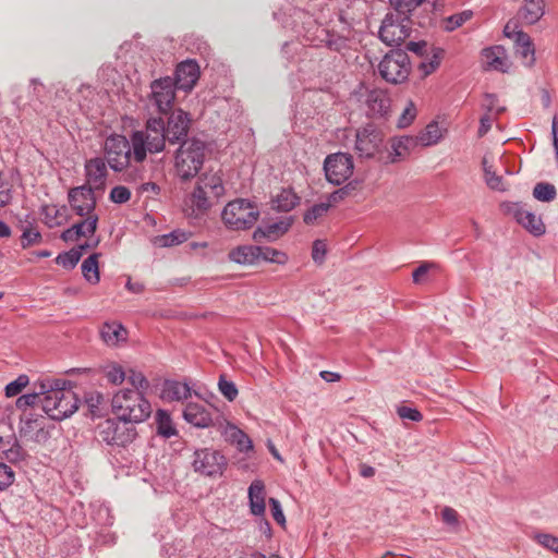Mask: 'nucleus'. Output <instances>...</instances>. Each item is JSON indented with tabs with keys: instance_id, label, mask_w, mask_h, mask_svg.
<instances>
[{
	"instance_id": "nucleus-29",
	"label": "nucleus",
	"mask_w": 558,
	"mask_h": 558,
	"mask_svg": "<svg viewBox=\"0 0 558 558\" xmlns=\"http://www.w3.org/2000/svg\"><path fill=\"white\" fill-rule=\"evenodd\" d=\"M258 245H241L229 253V259L240 265H253L259 262Z\"/></svg>"
},
{
	"instance_id": "nucleus-47",
	"label": "nucleus",
	"mask_w": 558,
	"mask_h": 558,
	"mask_svg": "<svg viewBox=\"0 0 558 558\" xmlns=\"http://www.w3.org/2000/svg\"><path fill=\"white\" fill-rule=\"evenodd\" d=\"M46 96L45 85L37 78H32L28 87V102L43 101Z\"/></svg>"
},
{
	"instance_id": "nucleus-42",
	"label": "nucleus",
	"mask_w": 558,
	"mask_h": 558,
	"mask_svg": "<svg viewBox=\"0 0 558 558\" xmlns=\"http://www.w3.org/2000/svg\"><path fill=\"white\" fill-rule=\"evenodd\" d=\"M229 436L232 442L238 446L240 451H250L253 449V442L250 437L240 428L231 426L229 428Z\"/></svg>"
},
{
	"instance_id": "nucleus-51",
	"label": "nucleus",
	"mask_w": 558,
	"mask_h": 558,
	"mask_svg": "<svg viewBox=\"0 0 558 558\" xmlns=\"http://www.w3.org/2000/svg\"><path fill=\"white\" fill-rule=\"evenodd\" d=\"M441 520L442 522L448 525L452 531H458L460 527V520L458 512L449 507L446 506L441 509Z\"/></svg>"
},
{
	"instance_id": "nucleus-22",
	"label": "nucleus",
	"mask_w": 558,
	"mask_h": 558,
	"mask_svg": "<svg viewBox=\"0 0 558 558\" xmlns=\"http://www.w3.org/2000/svg\"><path fill=\"white\" fill-rule=\"evenodd\" d=\"M64 396L59 399L58 405H53L50 418L54 421H62L71 416L78 409V399L70 387L65 386Z\"/></svg>"
},
{
	"instance_id": "nucleus-28",
	"label": "nucleus",
	"mask_w": 558,
	"mask_h": 558,
	"mask_svg": "<svg viewBox=\"0 0 558 558\" xmlns=\"http://www.w3.org/2000/svg\"><path fill=\"white\" fill-rule=\"evenodd\" d=\"M248 500L251 513L256 517L265 514V485L262 481H253L248 487Z\"/></svg>"
},
{
	"instance_id": "nucleus-11",
	"label": "nucleus",
	"mask_w": 558,
	"mask_h": 558,
	"mask_svg": "<svg viewBox=\"0 0 558 558\" xmlns=\"http://www.w3.org/2000/svg\"><path fill=\"white\" fill-rule=\"evenodd\" d=\"M359 101L367 109V114L372 118H385L388 116L391 107V99L386 89L378 87H368L364 84L356 90Z\"/></svg>"
},
{
	"instance_id": "nucleus-32",
	"label": "nucleus",
	"mask_w": 558,
	"mask_h": 558,
	"mask_svg": "<svg viewBox=\"0 0 558 558\" xmlns=\"http://www.w3.org/2000/svg\"><path fill=\"white\" fill-rule=\"evenodd\" d=\"M100 335L108 345H117L126 339V330L119 323H105L101 327Z\"/></svg>"
},
{
	"instance_id": "nucleus-44",
	"label": "nucleus",
	"mask_w": 558,
	"mask_h": 558,
	"mask_svg": "<svg viewBox=\"0 0 558 558\" xmlns=\"http://www.w3.org/2000/svg\"><path fill=\"white\" fill-rule=\"evenodd\" d=\"M259 260L283 265L288 262V255L279 250L269 246H259Z\"/></svg>"
},
{
	"instance_id": "nucleus-61",
	"label": "nucleus",
	"mask_w": 558,
	"mask_h": 558,
	"mask_svg": "<svg viewBox=\"0 0 558 558\" xmlns=\"http://www.w3.org/2000/svg\"><path fill=\"white\" fill-rule=\"evenodd\" d=\"M41 240V234L37 230L25 229L21 236L22 247L26 248L33 244L39 243Z\"/></svg>"
},
{
	"instance_id": "nucleus-48",
	"label": "nucleus",
	"mask_w": 558,
	"mask_h": 558,
	"mask_svg": "<svg viewBox=\"0 0 558 558\" xmlns=\"http://www.w3.org/2000/svg\"><path fill=\"white\" fill-rule=\"evenodd\" d=\"M218 388L221 395L229 401H233L238 397V388L235 384L228 380L225 375H220Z\"/></svg>"
},
{
	"instance_id": "nucleus-41",
	"label": "nucleus",
	"mask_w": 558,
	"mask_h": 558,
	"mask_svg": "<svg viewBox=\"0 0 558 558\" xmlns=\"http://www.w3.org/2000/svg\"><path fill=\"white\" fill-rule=\"evenodd\" d=\"M482 163L487 186L496 191H506L502 177L496 174V172L493 171L492 166L488 165L486 158L483 159Z\"/></svg>"
},
{
	"instance_id": "nucleus-1",
	"label": "nucleus",
	"mask_w": 558,
	"mask_h": 558,
	"mask_svg": "<svg viewBox=\"0 0 558 558\" xmlns=\"http://www.w3.org/2000/svg\"><path fill=\"white\" fill-rule=\"evenodd\" d=\"M133 161L142 163L148 154H158L166 148L163 120L151 117L147 119L143 130L133 131L130 135Z\"/></svg>"
},
{
	"instance_id": "nucleus-8",
	"label": "nucleus",
	"mask_w": 558,
	"mask_h": 558,
	"mask_svg": "<svg viewBox=\"0 0 558 558\" xmlns=\"http://www.w3.org/2000/svg\"><path fill=\"white\" fill-rule=\"evenodd\" d=\"M104 154L109 167L120 172L125 169L133 160L131 138L124 135L112 134L108 136L104 144Z\"/></svg>"
},
{
	"instance_id": "nucleus-36",
	"label": "nucleus",
	"mask_w": 558,
	"mask_h": 558,
	"mask_svg": "<svg viewBox=\"0 0 558 558\" xmlns=\"http://www.w3.org/2000/svg\"><path fill=\"white\" fill-rule=\"evenodd\" d=\"M191 233L183 230H173L170 233L158 235L154 239V244L158 247H171L184 243Z\"/></svg>"
},
{
	"instance_id": "nucleus-20",
	"label": "nucleus",
	"mask_w": 558,
	"mask_h": 558,
	"mask_svg": "<svg viewBox=\"0 0 558 558\" xmlns=\"http://www.w3.org/2000/svg\"><path fill=\"white\" fill-rule=\"evenodd\" d=\"M85 172L87 187L95 190H104L108 177L107 163L104 158L95 157L86 161Z\"/></svg>"
},
{
	"instance_id": "nucleus-63",
	"label": "nucleus",
	"mask_w": 558,
	"mask_h": 558,
	"mask_svg": "<svg viewBox=\"0 0 558 558\" xmlns=\"http://www.w3.org/2000/svg\"><path fill=\"white\" fill-rule=\"evenodd\" d=\"M352 190H353L352 184L349 183V184L344 185L343 187H340V189L333 191L331 194H329L327 203H330V207H331L333 204H337V203L341 202L342 199H344L347 196H349Z\"/></svg>"
},
{
	"instance_id": "nucleus-55",
	"label": "nucleus",
	"mask_w": 558,
	"mask_h": 558,
	"mask_svg": "<svg viewBox=\"0 0 558 558\" xmlns=\"http://www.w3.org/2000/svg\"><path fill=\"white\" fill-rule=\"evenodd\" d=\"M425 0H390V3L395 11L400 13H411Z\"/></svg>"
},
{
	"instance_id": "nucleus-27",
	"label": "nucleus",
	"mask_w": 558,
	"mask_h": 558,
	"mask_svg": "<svg viewBox=\"0 0 558 558\" xmlns=\"http://www.w3.org/2000/svg\"><path fill=\"white\" fill-rule=\"evenodd\" d=\"M485 65L489 70L506 72L508 69V58L502 46L485 48L482 52Z\"/></svg>"
},
{
	"instance_id": "nucleus-39",
	"label": "nucleus",
	"mask_w": 558,
	"mask_h": 558,
	"mask_svg": "<svg viewBox=\"0 0 558 558\" xmlns=\"http://www.w3.org/2000/svg\"><path fill=\"white\" fill-rule=\"evenodd\" d=\"M473 17L472 10H464L462 12L452 14L442 20V28L446 32H453L454 29L462 26L465 22L470 21Z\"/></svg>"
},
{
	"instance_id": "nucleus-12",
	"label": "nucleus",
	"mask_w": 558,
	"mask_h": 558,
	"mask_svg": "<svg viewBox=\"0 0 558 558\" xmlns=\"http://www.w3.org/2000/svg\"><path fill=\"white\" fill-rule=\"evenodd\" d=\"M354 163L352 156L348 153H335L325 158L324 171L326 179L333 185L344 183L352 174Z\"/></svg>"
},
{
	"instance_id": "nucleus-52",
	"label": "nucleus",
	"mask_w": 558,
	"mask_h": 558,
	"mask_svg": "<svg viewBox=\"0 0 558 558\" xmlns=\"http://www.w3.org/2000/svg\"><path fill=\"white\" fill-rule=\"evenodd\" d=\"M416 107L413 101H409L401 116L398 119L397 126L399 129L408 128L416 117Z\"/></svg>"
},
{
	"instance_id": "nucleus-5",
	"label": "nucleus",
	"mask_w": 558,
	"mask_h": 558,
	"mask_svg": "<svg viewBox=\"0 0 558 558\" xmlns=\"http://www.w3.org/2000/svg\"><path fill=\"white\" fill-rule=\"evenodd\" d=\"M221 217L229 229L246 230L257 221L259 210L247 199L239 198L226 205Z\"/></svg>"
},
{
	"instance_id": "nucleus-26",
	"label": "nucleus",
	"mask_w": 558,
	"mask_h": 558,
	"mask_svg": "<svg viewBox=\"0 0 558 558\" xmlns=\"http://www.w3.org/2000/svg\"><path fill=\"white\" fill-rule=\"evenodd\" d=\"M291 225V218H286L278 222H274L265 227H259L254 231L253 239L256 242H260L263 239L275 241L280 235L284 234L290 229Z\"/></svg>"
},
{
	"instance_id": "nucleus-49",
	"label": "nucleus",
	"mask_w": 558,
	"mask_h": 558,
	"mask_svg": "<svg viewBox=\"0 0 558 558\" xmlns=\"http://www.w3.org/2000/svg\"><path fill=\"white\" fill-rule=\"evenodd\" d=\"M41 393H39V387H37V381L35 383V391L33 393L23 395L17 398L16 407L20 410H25L28 407H33L37 403H40Z\"/></svg>"
},
{
	"instance_id": "nucleus-60",
	"label": "nucleus",
	"mask_w": 558,
	"mask_h": 558,
	"mask_svg": "<svg viewBox=\"0 0 558 558\" xmlns=\"http://www.w3.org/2000/svg\"><path fill=\"white\" fill-rule=\"evenodd\" d=\"M324 41L326 43V46L333 51H341L347 47V39L344 37L329 33H326Z\"/></svg>"
},
{
	"instance_id": "nucleus-16",
	"label": "nucleus",
	"mask_w": 558,
	"mask_h": 558,
	"mask_svg": "<svg viewBox=\"0 0 558 558\" xmlns=\"http://www.w3.org/2000/svg\"><path fill=\"white\" fill-rule=\"evenodd\" d=\"M191 119L189 113L182 109H177L171 112L167 123L163 122L165 138L170 144L181 143L187 138Z\"/></svg>"
},
{
	"instance_id": "nucleus-40",
	"label": "nucleus",
	"mask_w": 558,
	"mask_h": 558,
	"mask_svg": "<svg viewBox=\"0 0 558 558\" xmlns=\"http://www.w3.org/2000/svg\"><path fill=\"white\" fill-rule=\"evenodd\" d=\"M556 195L555 185L548 182H538L533 189V196L539 202L549 203L556 198Z\"/></svg>"
},
{
	"instance_id": "nucleus-14",
	"label": "nucleus",
	"mask_w": 558,
	"mask_h": 558,
	"mask_svg": "<svg viewBox=\"0 0 558 558\" xmlns=\"http://www.w3.org/2000/svg\"><path fill=\"white\" fill-rule=\"evenodd\" d=\"M501 210L512 216L518 223L525 228L532 234L539 236L546 231L545 225L541 217L525 208V205L519 202H504L500 205Z\"/></svg>"
},
{
	"instance_id": "nucleus-17",
	"label": "nucleus",
	"mask_w": 558,
	"mask_h": 558,
	"mask_svg": "<svg viewBox=\"0 0 558 558\" xmlns=\"http://www.w3.org/2000/svg\"><path fill=\"white\" fill-rule=\"evenodd\" d=\"M70 386V383L63 379L45 378L37 381L39 387V393H41L40 404L44 412L50 417L53 405H58L59 399L64 396L65 386Z\"/></svg>"
},
{
	"instance_id": "nucleus-54",
	"label": "nucleus",
	"mask_w": 558,
	"mask_h": 558,
	"mask_svg": "<svg viewBox=\"0 0 558 558\" xmlns=\"http://www.w3.org/2000/svg\"><path fill=\"white\" fill-rule=\"evenodd\" d=\"M28 383L29 379L26 375H20L16 379L5 386V396L9 398L17 396L22 389L28 385Z\"/></svg>"
},
{
	"instance_id": "nucleus-6",
	"label": "nucleus",
	"mask_w": 558,
	"mask_h": 558,
	"mask_svg": "<svg viewBox=\"0 0 558 558\" xmlns=\"http://www.w3.org/2000/svg\"><path fill=\"white\" fill-rule=\"evenodd\" d=\"M411 72L409 56L401 49L391 50L384 56L378 64V73L387 83H404Z\"/></svg>"
},
{
	"instance_id": "nucleus-38",
	"label": "nucleus",
	"mask_w": 558,
	"mask_h": 558,
	"mask_svg": "<svg viewBox=\"0 0 558 558\" xmlns=\"http://www.w3.org/2000/svg\"><path fill=\"white\" fill-rule=\"evenodd\" d=\"M84 217H86L84 220L72 226V230H75L74 232H76L78 238L93 235L97 229V223H98L97 215L90 214V215H85Z\"/></svg>"
},
{
	"instance_id": "nucleus-45",
	"label": "nucleus",
	"mask_w": 558,
	"mask_h": 558,
	"mask_svg": "<svg viewBox=\"0 0 558 558\" xmlns=\"http://www.w3.org/2000/svg\"><path fill=\"white\" fill-rule=\"evenodd\" d=\"M82 257L80 250L71 248L68 252L61 253L57 256L56 263L66 269L74 268Z\"/></svg>"
},
{
	"instance_id": "nucleus-43",
	"label": "nucleus",
	"mask_w": 558,
	"mask_h": 558,
	"mask_svg": "<svg viewBox=\"0 0 558 558\" xmlns=\"http://www.w3.org/2000/svg\"><path fill=\"white\" fill-rule=\"evenodd\" d=\"M330 208V203L324 202L310 207L303 215L305 225H314L316 220L324 217Z\"/></svg>"
},
{
	"instance_id": "nucleus-35",
	"label": "nucleus",
	"mask_w": 558,
	"mask_h": 558,
	"mask_svg": "<svg viewBox=\"0 0 558 558\" xmlns=\"http://www.w3.org/2000/svg\"><path fill=\"white\" fill-rule=\"evenodd\" d=\"M157 435L163 438H171L178 434L170 414L165 410H158L155 415Z\"/></svg>"
},
{
	"instance_id": "nucleus-53",
	"label": "nucleus",
	"mask_w": 558,
	"mask_h": 558,
	"mask_svg": "<svg viewBox=\"0 0 558 558\" xmlns=\"http://www.w3.org/2000/svg\"><path fill=\"white\" fill-rule=\"evenodd\" d=\"M104 372L108 381L113 385H120L125 379V372L120 365H109L104 369Z\"/></svg>"
},
{
	"instance_id": "nucleus-31",
	"label": "nucleus",
	"mask_w": 558,
	"mask_h": 558,
	"mask_svg": "<svg viewBox=\"0 0 558 558\" xmlns=\"http://www.w3.org/2000/svg\"><path fill=\"white\" fill-rule=\"evenodd\" d=\"M515 52L523 59L525 65H533L535 62V49L531 37L520 31L515 33Z\"/></svg>"
},
{
	"instance_id": "nucleus-15",
	"label": "nucleus",
	"mask_w": 558,
	"mask_h": 558,
	"mask_svg": "<svg viewBox=\"0 0 558 558\" xmlns=\"http://www.w3.org/2000/svg\"><path fill=\"white\" fill-rule=\"evenodd\" d=\"M175 89L174 82L170 76L153 81L148 96L149 106L155 107L159 113H167L172 108Z\"/></svg>"
},
{
	"instance_id": "nucleus-25",
	"label": "nucleus",
	"mask_w": 558,
	"mask_h": 558,
	"mask_svg": "<svg viewBox=\"0 0 558 558\" xmlns=\"http://www.w3.org/2000/svg\"><path fill=\"white\" fill-rule=\"evenodd\" d=\"M417 145V140L414 136L403 135L393 137L390 143L389 161L395 163L404 159Z\"/></svg>"
},
{
	"instance_id": "nucleus-56",
	"label": "nucleus",
	"mask_w": 558,
	"mask_h": 558,
	"mask_svg": "<svg viewBox=\"0 0 558 558\" xmlns=\"http://www.w3.org/2000/svg\"><path fill=\"white\" fill-rule=\"evenodd\" d=\"M15 473L11 466L0 462V490L7 489L13 484Z\"/></svg>"
},
{
	"instance_id": "nucleus-4",
	"label": "nucleus",
	"mask_w": 558,
	"mask_h": 558,
	"mask_svg": "<svg viewBox=\"0 0 558 558\" xmlns=\"http://www.w3.org/2000/svg\"><path fill=\"white\" fill-rule=\"evenodd\" d=\"M225 194V186L220 175L206 173L198 180L192 193V204L201 214L216 205Z\"/></svg>"
},
{
	"instance_id": "nucleus-30",
	"label": "nucleus",
	"mask_w": 558,
	"mask_h": 558,
	"mask_svg": "<svg viewBox=\"0 0 558 558\" xmlns=\"http://www.w3.org/2000/svg\"><path fill=\"white\" fill-rule=\"evenodd\" d=\"M25 457V451L15 437H0V458L11 463H17Z\"/></svg>"
},
{
	"instance_id": "nucleus-21",
	"label": "nucleus",
	"mask_w": 558,
	"mask_h": 558,
	"mask_svg": "<svg viewBox=\"0 0 558 558\" xmlns=\"http://www.w3.org/2000/svg\"><path fill=\"white\" fill-rule=\"evenodd\" d=\"M546 13V0H522L519 20L525 25L536 24Z\"/></svg>"
},
{
	"instance_id": "nucleus-9",
	"label": "nucleus",
	"mask_w": 558,
	"mask_h": 558,
	"mask_svg": "<svg viewBox=\"0 0 558 558\" xmlns=\"http://www.w3.org/2000/svg\"><path fill=\"white\" fill-rule=\"evenodd\" d=\"M410 13L389 12L379 28V38L387 45H400L411 33Z\"/></svg>"
},
{
	"instance_id": "nucleus-23",
	"label": "nucleus",
	"mask_w": 558,
	"mask_h": 558,
	"mask_svg": "<svg viewBox=\"0 0 558 558\" xmlns=\"http://www.w3.org/2000/svg\"><path fill=\"white\" fill-rule=\"evenodd\" d=\"M183 418L197 428H207L213 424L211 413L204 405L196 402L186 404Z\"/></svg>"
},
{
	"instance_id": "nucleus-59",
	"label": "nucleus",
	"mask_w": 558,
	"mask_h": 558,
	"mask_svg": "<svg viewBox=\"0 0 558 558\" xmlns=\"http://www.w3.org/2000/svg\"><path fill=\"white\" fill-rule=\"evenodd\" d=\"M327 254V245L323 240H315L312 247V258L316 264H323Z\"/></svg>"
},
{
	"instance_id": "nucleus-18",
	"label": "nucleus",
	"mask_w": 558,
	"mask_h": 558,
	"mask_svg": "<svg viewBox=\"0 0 558 558\" xmlns=\"http://www.w3.org/2000/svg\"><path fill=\"white\" fill-rule=\"evenodd\" d=\"M69 204L72 210L81 217L94 214L96 208V198L92 187L81 185L73 187L68 194Z\"/></svg>"
},
{
	"instance_id": "nucleus-37",
	"label": "nucleus",
	"mask_w": 558,
	"mask_h": 558,
	"mask_svg": "<svg viewBox=\"0 0 558 558\" xmlns=\"http://www.w3.org/2000/svg\"><path fill=\"white\" fill-rule=\"evenodd\" d=\"M98 257L99 254L94 253L90 256H88L84 262L82 263V274L85 278V280L92 284H96L100 280L99 276V267H98Z\"/></svg>"
},
{
	"instance_id": "nucleus-24",
	"label": "nucleus",
	"mask_w": 558,
	"mask_h": 558,
	"mask_svg": "<svg viewBox=\"0 0 558 558\" xmlns=\"http://www.w3.org/2000/svg\"><path fill=\"white\" fill-rule=\"evenodd\" d=\"M192 395L191 388L186 383L166 379L161 386L160 397L168 402L183 401Z\"/></svg>"
},
{
	"instance_id": "nucleus-62",
	"label": "nucleus",
	"mask_w": 558,
	"mask_h": 558,
	"mask_svg": "<svg viewBox=\"0 0 558 558\" xmlns=\"http://www.w3.org/2000/svg\"><path fill=\"white\" fill-rule=\"evenodd\" d=\"M397 413L402 420L420 422L423 418L422 413L417 409L405 405L399 407Z\"/></svg>"
},
{
	"instance_id": "nucleus-58",
	"label": "nucleus",
	"mask_w": 558,
	"mask_h": 558,
	"mask_svg": "<svg viewBox=\"0 0 558 558\" xmlns=\"http://www.w3.org/2000/svg\"><path fill=\"white\" fill-rule=\"evenodd\" d=\"M498 98L495 94H485L484 100L482 102V108L487 111V113L495 112L499 114L506 110L505 107L497 106Z\"/></svg>"
},
{
	"instance_id": "nucleus-7",
	"label": "nucleus",
	"mask_w": 558,
	"mask_h": 558,
	"mask_svg": "<svg viewBox=\"0 0 558 558\" xmlns=\"http://www.w3.org/2000/svg\"><path fill=\"white\" fill-rule=\"evenodd\" d=\"M137 433L132 422L108 418L98 426V437L109 446L126 447L135 439Z\"/></svg>"
},
{
	"instance_id": "nucleus-3",
	"label": "nucleus",
	"mask_w": 558,
	"mask_h": 558,
	"mask_svg": "<svg viewBox=\"0 0 558 558\" xmlns=\"http://www.w3.org/2000/svg\"><path fill=\"white\" fill-rule=\"evenodd\" d=\"M206 144L195 137L185 140L175 151L174 167L181 180L187 181L199 172L205 160Z\"/></svg>"
},
{
	"instance_id": "nucleus-10",
	"label": "nucleus",
	"mask_w": 558,
	"mask_h": 558,
	"mask_svg": "<svg viewBox=\"0 0 558 558\" xmlns=\"http://www.w3.org/2000/svg\"><path fill=\"white\" fill-rule=\"evenodd\" d=\"M385 135L374 123H367L355 131L354 150L360 158H374L384 147Z\"/></svg>"
},
{
	"instance_id": "nucleus-19",
	"label": "nucleus",
	"mask_w": 558,
	"mask_h": 558,
	"mask_svg": "<svg viewBox=\"0 0 558 558\" xmlns=\"http://www.w3.org/2000/svg\"><path fill=\"white\" fill-rule=\"evenodd\" d=\"M199 77V66L194 60H186L178 64L174 85L178 89L190 92Z\"/></svg>"
},
{
	"instance_id": "nucleus-33",
	"label": "nucleus",
	"mask_w": 558,
	"mask_h": 558,
	"mask_svg": "<svg viewBox=\"0 0 558 558\" xmlns=\"http://www.w3.org/2000/svg\"><path fill=\"white\" fill-rule=\"evenodd\" d=\"M445 130L440 128L438 122L432 121L426 125V128L420 132L417 136H414L417 140V144L421 146H432L436 145L444 137Z\"/></svg>"
},
{
	"instance_id": "nucleus-46",
	"label": "nucleus",
	"mask_w": 558,
	"mask_h": 558,
	"mask_svg": "<svg viewBox=\"0 0 558 558\" xmlns=\"http://www.w3.org/2000/svg\"><path fill=\"white\" fill-rule=\"evenodd\" d=\"M533 539L544 548L558 555V537L549 533H536Z\"/></svg>"
},
{
	"instance_id": "nucleus-64",
	"label": "nucleus",
	"mask_w": 558,
	"mask_h": 558,
	"mask_svg": "<svg viewBox=\"0 0 558 558\" xmlns=\"http://www.w3.org/2000/svg\"><path fill=\"white\" fill-rule=\"evenodd\" d=\"M269 506H270V510H271L274 520L278 524L284 525L286 517L283 514L280 501L276 498H269Z\"/></svg>"
},
{
	"instance_id": "nucleus-13",
	"label": "nucleus",
	"mask_w": 558,
	"mask_h": 558,
	"mask_svg": "<svg viewBox=\"0 0 558 558\" xmlns=\"http://www.w3.org/2000/svg\"><path fill=\"white\" fill-rule=\"evenodd\" d=\"M193 466L195 472L216 477L223 474L227 460L218 450L205 448L194 452Z\"/></svg>"
},
{
	"instance_id": "nucleus-57",
	"label": "nucleus",
	"mask_w": 558,
	"mask_h": 558,
	"mask_svg": "<svg viewBox=\"0 0 558 558\" xmlns=\"http://www.w3.org/2000/svg\"><path fill=\"white\" fill-rule=\"evenodd\" d=\"M109 198L112 203L124 204L130 201L131 191L126 186L117 185L111 190Z\"/></svg>"
},
{
	"instance_id": "nucleus-34",
	"label": "nucleus",
	"mask_w": 558,
	"mask_h": 558,
	"mask_svg": "<svg viewBox=\"0 0 558 558\" xmlns=\"http://www.w3.org/2000/svg\"><path fill=\"white\" fill-rule=\"evenodd\" d=\"M300 202V197L293 192L292 189H282L272 198V207L278 211L288 213L292 210Z\"/></svg>"
},
{
	"instance_id": "nucleus-50",
	"label": "nucleus",
	"mask_w": 558,
	"mask_h": 558,
	"mask_svg": "<svg viewBox=\"0 0 558 558\" xmlns=\"http://www.w3.org/2000/svg\"><path fill=\"white\" fill-rule=\"evenodd\" d=\"M41 215L44 216L46 225L50 228L61 225L59 220L60 209L56 205H44L41 207Z\"/></svg>"
},
{
	"instance_id": "nucleus-2",
	"label": "nucleus",
	"mask_w": 558,
	"mask_h": 558,
	"mask_svg": "<svg viewBox=\"0 0 558 558\" xmlns=\"http://www.w3.org/2000/svg\"><path fill=\"white\" fill-rule=\"evenodd\" d=\"M112 411L117 417L132 423L145 421L151 413L150 403L134 389H122L112 398Z\"/></svg>"
}]
</instances>
